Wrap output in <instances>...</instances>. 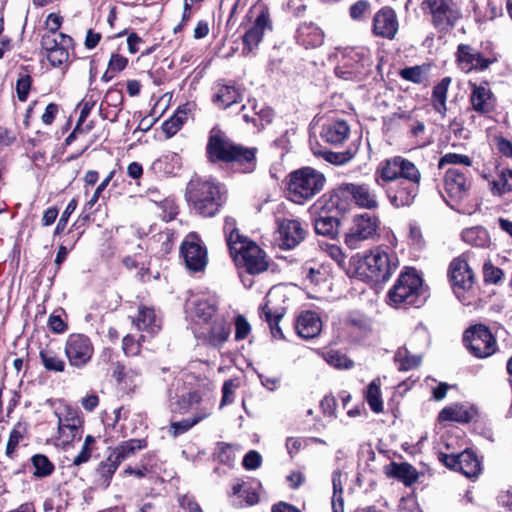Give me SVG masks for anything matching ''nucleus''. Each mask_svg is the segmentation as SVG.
Returning a JSON list of instances; mask_svg holds the SVG:
<instances>
[{
  "mask_svg": "<svg viewBox=\"0 0 512 512\" xmlns=\"http://www.w3.org/2000/svg\"><path fill=\"white\" fill-rule=\"evenodd\" d=\"M186 200L190 208L202 217H214L227 200V191L213 178L194 176L186 186Z\"/></svg>",
  "mask_w": 512,
  "mask_h": 512,
  "instance_id": "f257e3e1",
  "label": "nucleus"
},
{
  "mask_svg": "<svg viewBox=\"0 0 512 512\" xmlns=\"http://www.w3.org/2000/svg\"><path fill=\"white\" fill-rule=\"evenodd\" d=\"M256 148L244 147L234 143L224 132L212 129L209 135L206 153L210 162L236 163L244 173L256 168Z\"/></svg>",
  "mask_w": 512,
  "mask_h": 512,
  "instance_id": "f03ea898",
  "label": "nucleus"
},
{
  "mask_svg": "<svg viewBox=\"0 0 512 512\" xmlns=\"http://www.w3.org/2000/svg\"><path fill=\"white\" fill-rule=\"evenodd\" d=\"M324 175L311 168L304 167L289 174L288 193L290 199L302 204L313 198L324 187Z\"/></svg>",
  "mask_w": 512,
  "mask_h": 512,
  "instance_id": "7ed1b4c3",
  "label": "nucleus"
},
{
  "mask_svg": "<svg viewBox=\"0 0 512 512\" xmlns=\"http://www.w3.org/2000/svg\"><path fill=\"white\" fill-rule=\"evenodd\" d=\"M230 254L235 263L244 267L250 274H259L268 268L264 251L248 238L238 244V249H231Z\"/></svg>",
  "mask_w": 512,
  "mask_h": 512,
  "instance_id": "20e7f679",
  "label": "nucleus"
},
{
  "mask_svg": "<svg viewBox=\"0 0 512 512\" xmlns=\"http://www.w3.org/2000/svg\"><path fill=\"white\" fill-rule=\"evenodd\" d=\"M463 341L470 352L478 358L488 357L496 350L495 338L490 330L481 324L466 330Z\"/></svg>",
  "mask_w": 512,
  "mask_h": 512,
  "instance_id": "39448f33",
  "label": "nucleus"
},
{
  "mask_svg": "<svg viewBox=\"0 0 512 512\" xmlns=\"http://www.w3.org/2000/svg\"><path fill=\"white\" fill-rule=\"evenodd\" d=\"M64 352L72 367L83 368L91 361L94 347L88 336L74 333L66 339Z\"/></svg>",
  "mask_w": 512,
  "mask_h": 512,
  "instance_id": "423d86ee",
  "label": "nucleus"
},
{
  "mask_svg": "<svg viewBox=\"0 0 512 512\" xmlns=\"http://www.w3.org/2000/svg\"><path fill=\"white\" fill-rule=\"evenodd\" d=\"M497 61L498 57L496 54L489 53L485 55L469 44H460L457 47L456 62L458 67L465 73L473 70H486Z\"/></svg>",
  "mask_w": 512,
  "mask_h": 512,
  "instance_id": "0eeeda50",
  "label": "nucleus"
},
{
  "mask_svg": "<svg viewBox=\"0 0 512 512\" xmlns=\"http://www.w3.org/2000/svg\"><path fill=\"white\" fill-rule=\"evenodd\" d=\"M388 297L389 304L394 308L408 309L410 307H422L426 303L429 294L427 288L398 286L395 283L389 290Z\"/></svg>",
  "mask_w": 512,
  "mask_h": 512,
  "instance_id": "6e6552de",
  "label": "nucleus"
},
{
  "mask_svg": "<svg viewBox=\"0 0 512 512\" xmlns=\"http://www.w3.org/2000/svg\"><path fill=\"white\" fill-rule=\"evenodd\" d=\"M339 196L334 195L320 207L318 215L314 218V230L318 235L334 239L338 235L340 220L338 218Z\"/></svg>",
  "mask_w": 512,
  "mask_h": 512,
  "instance_id": "1a4fd4ad",
  "label": "nucleus"
},
{
  "mask_svg": "<svg viewBox=\"0 0 512 512\" xmlns=\"http://www.w3.org/2000/svg\"><path fill=\"white\" fill-rule=\"evenodd\" d=\"M438 459L447 468L461 472L468 478L477 477L481 471L478 457L469 449L464 450L460 454L439 452Z\"/></svg>",
  "mask_w": 512,
  "mask_h": 512,
  "instance_id": "9d476101",
  "label": "nucleus"
},
{
  "mask_svg": "<svg viewBox=\"0 0 512 512\" xmlns=\"http://www.w3.org/2000/svg\"><path fill=\"white\" fill-rule=\"evenodd\" d=\"M376 229V221L368 213L356 215L344 234V243L352 250L357 249L363 241L376 233Z\"/></svg>",
  "mask_w": 512,
  "mask_h": 512,
  "instance_id": "9b49d317",
  "label": "nucleus"
},
{
  "mask_svg": "<svg viewBox=\"0 0 512 512\" xmlns=\"http://www.w3.org/2000/svg\"><path fill=\"white\" fill-rule=\"evenodd\" d=\"M230 333L231 325L221 315L209 321V324L194 328L195 336L213 347H221L228 340Z\"/></svg>",
  "mask_w": 512,
  "mask_h": 512,
  "instance_id": "f8f14e48",
  "label": "nucleus"
},
{
  "mask_svg": "<svg viewBox=\"0 0 512 512\" xmlns=\"http://www.w3.org/2000/svg\"><path fill=\"white\" fill-rule=\"evenodd\" d=\"M80 414L78 409L69 406L57 413L59 438L64 445L75 439H81L83 420Z\"/></svg>",
  "mask_w": 512,
  "mask_h": 512,
  "instance_id": "ddd939ff",
  "label": "nucleus"
},
{
  "mask_svg": "<svg viewBox=\"0 0 512 512\" xmlns=\"http://www.w3.org/2000/svg\"><path fill=\"white\" fill-rule=\"evenodd\" d=\"M181 255L186 267L193 272L202 271L207 265V250L201 245L200 239L194 233L189 234L182 242Z\"/></svg>",
  "mask_w": 512,
  "mask_h": 512,
  "instance_id": "4468645a",
  "label": "nucleus"
},
{
  "mask_svg": "<svg viewBox=\"0 0 512 512\" xmlns=\"http://www.w3.org/2000/svg\"><path fill=\"white\" fill-rule=\"evenodd\" d=\"M449 276L455 294L464 301L463 293L473 287L474 273L463 257H457L450 263Z\"/></svg>",
  "mask_w": 512,
  "mask_h": 512,
  "instance_id": "2eb2a0df",
  "label": "nucleus"
},
{
  "mask_svg": "<svg viewBox=\"0 0 512 512\" xmlns=\"http://www.w3.org/2000/svg\"><path fill=\"white\" fill-rule=\"evenodd\" d=\"M398 178H404L413 183H418L421 175L414 163L400 156H396L390 160H386V182H391Z\"/></svg>",
  "mask_w": 512,
  "mask_h": 512,
  "instance_id": "dca6fc26",
  "label": "nucleus"
},
{
  "mask_svg": "<svg viewBox=\"0 0 512 512\" xmlns=\"http://www.w3.org/2000/svg\"><path fill=\"white\" fill-rule=\"evenodd\" d=\"M335 195H338L339 198L351 196L355 203L362 208L372 209L377 206L375 193L365 184L344 183L338 188Z\"/></svg>",
  "mask_w": 512,
  "mask_h": 512,
  "instance_id": "f3484780",
  "label": "nucleus"
},
{
  "mask_svg": "<svg viewBox=\"0 0 512 512\" xmlns=\"http://www.w3.org/2000/svg\"><path fill=\"white\" fill-rule=\"evenodd\" d=\"M445 191L454 201L465 198L471 186L470 179L457 168H449L444 178Z\"/></svg>",
  "mask_w": 512,
  "mask_h": 512,
  "instance_id": "a211bd4d",
  "label": "nucleus"
},
{
  "mask_svg": "<svg viewBox=\"0 0 512 512\" xmlns=\"http://www.w3.org/2000/svg\"><path fill=\"white\" fill-rule=\"evenodd\" d=\"M470 94V104L472 109L480 115H485L493 111L495 99L487 83L472 84Z\"/></svg>",
  "mask_w": 512,
  "mask_h": 512,
  "instance_id": "6ab92c4d",
  "label": "nucleus"
},
{
  "mask_svg": "<svg viewBox=\"0 0 512 512\" xmlns=\"http://www.w3.org/2000/svg\"><path fill=\"white\" fill-rule=\"evenodd\" d=\"M190 314L195 322V328L209 324V321L218 316L217 301L208 297L195 299L192 301Z\"/></svg>",
  "mask_w": 512,
  "mask_h": 512,
  "instance_id": "aec40b11",
  "label": "nucleus"
},
{
  "mask_svg": "<svg viewBox=\"0 0 512 512\" xmlns=\"http://www.w3.org/2000/svg\"><path fill=\"white\" fill-rule=\"evenodd\" d=\"M278 229L282 246L287 249L296 247L306 236V230L296 219H283L279 222Z\"/></svg>",
  "mask_w": 512,
  "mask_h": 512,
  "instance_id": "412c9836",
  "label": "nucleus"
},
{
  "mask_svg": "<svg viewBox=\"0 0 512 512\" xmlns=\"http://www.w3.org/2000/svg\"><path fill=\"white\" fill-rule=\"evenodd\" d=\"M383 255L384 250L381 246H377L370 250L361 265L363 273L367 278L373 281L375 285L380 284L381 281L384 280V274H382V268L384 266Z\"/></svg>",
  "mask_w": 512,
  "mask_h": 512,
  "instance_id": "4be33fe9",
  "label": "nucleus"
},
{
  "mask_svg": "<svg viewBox=\"0 0 512 512\" xmlns=\"http://www.w3.org/2000/svg\"><path fill=\"white\" fill-rule=\"evenodd\" d=\"M350 134V127L345 120H331L323 125L321 139L334 146L343 144Z\"/></svg>",
  "mask_w": 512,
  "mask_h": 512,
  "instance_id": "5701e85b",
  "label": "nucleus"
},
{
  "mask_svg": "<svg viewBox=\"0 0 512 512\" xmlns=\"http://www.w3.org/2000/svg\"><path fill=\"white\" fill-rule=\"evenodd\" d=\"M359 54L350 50L343 56L341 62L335 68V74L343 80H354L362 74V64L360 63Z\"/></svg>",
  "mask_w": 512,
  "mask_h": 512,
  "instance_id": "b1692460",
  "label": "nucleus"
},
{
  "mask_svg": "<svg viewBox=\"0 0 512 512\" xmlns=\"http://www.w3.org/2000/svg\"><path fill=\"white\" fill-rule=\"evenodd\" d=\"M297 334L304 339H311L319 335L322 329V321L313 311L302 312L296 321Z\"/></svg>",
  "mask_w": 512,
  "mask_h": 512,
  "instance_id": "393cba45",
  "label": "nucleus"
},
{
  "mask_svg": "<svg viewBox=\"0 0 512 512\" xmlns=\"http://www.w3.org/2000/svg\"><path fill=\"white\" fill-rule=\"evenodd\" d=\"M297 42L306 49L316 48L323 43V31L313 23H302L297 29Z\"/></svg>",
  "mask_w": 512,
  "mask_h": 512,
  "instance_id": "a878e982",
  "label": "nucleus"
},
{
  "mask_svg": "<svg viewBox=\"0 0 512 512\" xmlns=\"http://www.w3.org/2000/svg\"><path fill=\"white\" fill-rule=\"evenodd\" d=\"M362 454L365 455L366 457V467L361 475L363 479L367 481L370 485H374L381 478L382 461L381 459H377L376 452L371 446V444H368L362 450Z\"/></svg>",
  "mask_w": 512,
  "mask_h": 512,
  "instance_id": "bb28decb",
  "label": "nucleus"
},
{
  "mask_svg": "<svg viewBox=\"0 0 512 512\" xmlns=\"http://www.w3.org/2000/svg\"><path fill=\"white\" fill-rule=\"evenodd\" d=\"M119 467V463L113 459L111 454L101 461L94 472L93 483L97 488L106 489L112 480V477Z\"/></svg>",
  "mask_w": 512,
  "mask_h": 512,
  "instance_id": "cd10ccee",
  "label": "nucleus"
},
{
  "mask_svg": "<svg viewBox=\"0 0 512 512\" xmlns=\"http://www.w3.org/2000/svg\"><path fill=\"white\" fill-rule=\"evenodd\" d=\"M431 15L433 25L440 30L453 27L461 16L459 10L451 1Z\"/></svg>",
  "mask_w": 512,
  "mask_h": 512,
  "instance_id": "c85d7f7f",
  "label": "nucleus"
},
{
  "mask_svg": "<svg viewBox=\"0 0 512 512\" xmlns=\"http://www.w3.org/2000/svg\"><path fill=\"white\" fill-rule=\"evenodd\" d=\"M134 323L137 328L155 335L161 329V319L157 317L155 310L150 307L142 306L139 308L138 316Z\"/></svg>",
  "mask_w": 512,
  "mask_h": 512,
  "instance_id": "c756f323",
  "label": "nucleus"
},
{
  "mask_svg": "<svg viewBox=\"0 0 512 512\" xmlns=\"http://www.w3.org/2000/svg\"><path fill=\"white\" fill-rule=\"evenodd\" d=\"M241 99V93L234 85L218 84L213 95V103L222 109L238 103Z\"/></svg>",
  "mask_w": 512,
  "mask_h": 512,
  "instance_id": "7c9ffc66",
  "label": "nucleus"
},
{
  "mask_svg": "<svg viewBox=\"0 0 512 512\" xmlns=\"http://www.w3.org/2000/svg\"><path fill=\"white\" fill-rule=\"evenodd\" d=\"M41 363L49 372H64L66 363L60 355V349H55L51 345H47L40 350L39 353Z\"/></svg>",
  "mask_w": 512,
  "mask_h": 512,
  "instance_id": "2f4dec72",
  "label": "nucleus"
},
{
  "mask_svg": "<svg viewBox=\"0 0 512 512\" xmlns=\"http://www.w3.org/2000/svg\"><path fill=\"white\" fill-rule=\"evenodd\" d=\"M452 82L451 77H444L434 88L432 91L431 102L432 106L437 113L441 115L442 118L446 116L447 113V93L449 86Z\"/></svg>",
  "mask_w": 512,
  "mask_h": 512,
  "instance_id": "473e14b6",
  "label": "nucleus"
},
{
  "mask_svg": "<svg viewBox=\"0 0 512 512\" xmlns=\"http://www.w3.org/2000/svg\"><path fill=\"white\" fill-rule=\"evenodd\" d=\"M284 313L282 309H273L270 306V302L267 301L260 309V317L264 319L269 327L271 334L274 338L283 339L284 335L282 333L281 328L279 327V322L282 319Z\"/></svg>",
  "mask_w": 512,
  "mask_h": 512,
  "instance_id": "72a5a7b5",
  "label": "nucleus"
},
{
  "mask_svg": "<svg viewBox=\"0 0 512 512\" xmlns=\"http://www.w3.org/2000/svg\"><path fill=\"white\" fill-rule=\"evenodd\" d=\"M146 446L147 442L144 439H130L115 447L110 454L120 465L124 460L133 456L137 451Z\"/></svg>",
  "mask_w": 512,
  "mask_h": 512,
  "instance_id": "f704fd0d",
  "label": "nucleus"
},
{
  "mask_svg": "<svg viewBox=\"0 0 512 512\" xmlns=\"http://www.w3.org/2000/svg\"><path fill=\"white\" fill-rule=\"evenodd\" d=\"M381 379L377 377L373 379L367 386L364 392V398L368 403L370 409L375 413H380L383 410L381 400Z\"/></svg>",
  "mask_w": 512,
  "mask_h": 512,
  "instance_id": "c9c22d12",
  "label": "nucleus"
},
{
  "mask_svg": "<svg viewBox=\"0 0 512 512\" xmlns=\"http://www.w3.org/2000/svg\"><path fill=\"white\" fill-rule=\"evenodd\" d=\"M389 474L402 481L406 486L412 485L418 479L416 469L408 463H392Z\"/></svg>",
  "mask_w": 512,
  "mask_h": 512,
  "instance_id": "e433bc0d",
  "label": "nucleus"
},
{
  "mask_svg": "<svg viewBox=\"0 0 512 512\" xmlns=\"http://www.w3.org/2000/svg\"><path fill=\"white\" fill-rule=\"evenodd\" d=\"M462 239L469 245L476 247H486L489 242V234L481 226L467 228L462 231Z\"/></svg>",
  "mask_w": 512,
  "mask_h": 512,
  "instance_id": "4c0bfd02",
  "label": "nucleus"
},
{
  "mask_svg": "<svg viewBox=\"0 0 512 512\" xmlns=\"http://www.w3.org/2000/svg\"><path fill=\"white\" fill-rule=\"evenodd\" d=\"M30 461L34 468L33 476L35 478H46L55 470L53 462L44 454H35L30 458Z\"/></svg>",
  "mask_w": 512,
  "mask_h": 512,
  "instance_id": "58836bf2",
  "label": "nucleus"
},
{
  "mask_svg": "<svg viewBox=\"0 0 512 512\" xmlns=\"http://www.w3.org/2000/svg\"><path fill=\"white\" fill-rule=\"evenodd\" d=\"M342 472L335 470L332 473L333 496L331 506L333 512H344Z\"/></svg>",
  "mask_w": 512,
  "mask_h": 512,
  "instance_id": "ea45409f",
  "label": "nucleus"
},
{
  "mask_svg": "<svg viewBox=\"0 0 512 512\" xmlns=\"http://www.w3.org/2000/svg\"><path fill=\"white\" fill-rule=\"evenodd\" d=\"M201 400L202 397L199 391L188 392L172 404V411L185 414L198 405Z\"/></svg>",
  "mask_w": 512,
  "mask_h": 512,
  "instance_id": "a19ab883",
  "label": "nucleus"
},
{
  "mask_svg": "<svg viewBox=\"0 0 512 512\" xmlns=\"http://www.w3.org/2000/svg\"><path fill=\"white\" fill-rule=\"evenodd\" d=\"M493 195L502 196L512 191V170L503 169L491 183Z\"/></svg>",
  "mask_w": 512,
  "mask_h": 512,
  "instance_id": "79ce46f5",
  "label": "nucleus"
},
{
  "mask_svg": "<svg viewBox=\"0 0 512 512\" xmlns=\"http://www.w3.org/2000/svg\"><path fill=\"white\" fill-rule=\"evenodd\" d=\"M471 419V414L463 406L454 405L445 407L439 413L440 421H456V422H468Z\"/></svg>",
  "mask_w": 512,
  "mask_h": 512,
  "instance_id": "37998d69",
  "label": "nucleus"
},
{
  "mask_svg": "<svg viewBox=\"0 0 512 512\" xmlns=\"http://www.w3.org/2000/svg\"><path fill=\"white\" fill-rule=\"evenodd\" d=\"M63 42L60 48L54 49L47 53V59L54 67H59L65 62L68 61L69 58V48L72 47L73 39L72 38H63Z\"/></svg>",
  "mask_w": 512,
  "mask_h": 512,
  "instance_id": "c03bdc74",
  "label": "nucleus"
},
{
  "mask_svg": "<svg viewBox=\"0 0 512 512\" xmlns=\"http://www.w3.org/2000/svg\"><path fill=\"white\" fill-rule=\"evenodd\" d=\"M210 415V411L204 412L202 414L196 415L192 419H184L177 422H172L169 427V433L174 437H178L179 435L187 432L201 420L205 419Z\"/></svg>",
  "mask_w": 512,
  "mask_h": 512,
  "instance_id": "a18cd8bd",
  "label": "nucleus"
},
{
  "mask_svg": "<svg viewBox=\"0 0 512 512\" xmlns=\"http://www.w3.org/2000/svg\"><path fill=\"white\" fill-rule=\"evenodd\" d=\"M223 229L226 234V242L229 250L238 249V244H241L242 240L247 238L239 234L236 228V220L232 217L225 218Z\"/></svg>",
  "mask_w": 512,
  "mask_h": 512,
  "instance_id": "49530a36",
  "label": "nucleus"
},
{
  "mask_svg": "<svg viewBox=\"0 0 512 512\" xmlns=\"http://www.w3.org/2000/svg\"><path fill=\"white\" fill-rule=\"evenodd\" d=\"M388 196L390 202L396 208L408 206L412 203L414 195L412 191L408 190L407 187H401L395 193L392 194V187L388 189Z\"/></svg>",
  "mask_w": 512,
  "mask_h": 512,
  "instance_id": "de8ad7c7",
  "label": "nucleus"
},
{
  "mask_svg": "<svg viewBox=\"0 0 512 512\" xmlns=\"http://www.w3.org/2000/svg\"><path fill=\"white\" fill-rule=\"evenodd\" d=\"M395 362L398 363L399 370H409L420 364L421 357L409 355L406 349H399L395 355Z\"/></svg>",
  "mask_w": 512,
  "mask_h": 512,
  "instance_id": "09e8293b",
  "label": "nucleus"
},
{
  "mask_svg": "<svg viewBox=\"0 0 512 512\" xmlns=\"http://www.w3.org/2000/svg\"><path fill=\"white\" fill-rule=\"evenodd\" d=\"M326 361L329 365L337 369H350L354 366V362L339 351L327 352Z\"/></svg>",
  "mask_w": 512,
  "mask_h": 512,
  "instance_id": "8fccbe9b",
  "label": "nucleus"
},
{
  "mask_svg": "<svg viewBox=\"0 0 512 512\" xmlns=\"http://www.w3.org/2000/svg\"><path fill=\"white\" fill-rule=\"evenodd\" d=\"M20 428L21 424L18 423L16 426H14L9 435L5 454L10 459H14L16 448L20 441L23 439V431Z\"/></svg>",
  "mask_w": 512,
  "mask_h": 512,
  "instance_id": "3c124183",
  "label": "nucleus"
},
{
  "mask_svg": "<svg viewBox=\"0 0 512 512\" xmlns=\"http://www.w3.org/2000/svg\"><path fill=\"white\" fill-rule=\"evenodd\" d=\"M398 286H413L418 288L423 287V279L414 269H409L400 274L398 280L396 281Z\"/></svg>",
  "mask_w": 512,
  "mask_h": 512,
  "instance_id": "603ef678",
  "label": "nucleus"
},
{
  "mask_svg": "<svg viewBox=\"0 0 512 512\" xmlns=\"http://www.w3.org/2000/svg\"><path fill=\"white\" fill-rule=\"evenodd\" d=\"M63 38H71L69 35L66 34H52V33H45L42 36L41 39V46L46 51V53L60 48L63 42Z\"/></svg>",
  "mask_w": 512,
  "mask_h": 512,
  "instance_id": "864d4df0",
  "label": "nucleus"
},
{
  "mask_svg": "<svg viewBox=\"0 0 512 512\" xmlns=\"http://www.w3.org/2000/svg\"><path fill=\"white\" fill-rule=\"evenodd\" d=\"M95 100L92 99V97L88 98V97H85L79 104V107H80V115H79V118H78V121H77V124L73 130V132L69 135V137L67 138V140H69L70 138H72L74 136V134L80 130V125L82 123L85 122V120L87 119V117L89 116L91 110L93 109L94 105H95Z\"/></svg>",
  "mask_w": 512,
  "mask_h": 512,
  "instance_id": "5fc2aeb1",
  "label": "nucleus"
},
{
  "mask_svg": "<svg viewBox=\"0 0 512 512\" xmlns=\"http://www.w3.org/2000/svg\"><path fill=\"white\" fill-rule=\"evenodd\" d=\"M400 76L416 84H421L425 79V68L423 66H413L401 69Z\"/></svg>",
  "mask_w": 512,
  "mask_h": 512,
  "instance_id": "6e6d98bb",
  "label": "nucleus"
},
{
  "mask_svg": "<svg viewBox=\"0 0 512 512\" xmlns=\"http://www.w3.org/2000/svg\"><path fill=\"white\" fill-rule=\"evenodd\" d=\"M446 164L471 166L472 160L469 156L457 153H447L439 160L438 167L441 169Z\"/></svg>",
  "mask_w": 512,
  "mask_h": 512,
  "instance_id": "4d7b16f0",
  "label": "nucleus"
},
{
  "mask_svg": "<svg viewBox=\"0 0 512 512\" xmlns=\"http://www.w3.org/2000/svg\"><path fill=\"white\" fill-rule=\"evenodd\" d=\"M253 25L262 33H265L266 30L271 31L273 29L270 10L267 5H262L260 7V13L255 19Z\"/></svg>",
  "mask_w": 512,
  "mask_h": 512,
  "instance_id": "13d9d810",
  "label": "nucleus"
},
{
  "mask_svg": "<svg viewBox=\"0 0 512 512\" xmlns=\"http://www.w3.org/2000/svg\"><path fill=\"white\" fill-rule=\"evenodd\" d=\"M264 33H262L254 25L243 35V44L245 48L252 51L262 41Z\"/></svg>",
  "mask_w": 512,
  "mask_h": 512,
  "instance_id": "bf43d9fd",
  "label": "nucleus"
},
{
  "mask_svg": "<svg viewBox=\"0 0 512 512\" xmlns=\"http://www.w3.org/2000/svg\"><path fill=\"white\" fill-rule=\"evenodd\" d=\"M503 271L494 266L492 263L487 262L483 266V277L485 283L498 284L503 278Z\"/></svg>",
  "mask_w": 512,
  "mask_h": 512,
  "instance_id": "052dcab7",
  "label": "nucleus"
},
{
  "mask_svg": "<svg viewBox=\"0 0 512 512\" xmlns=\"http://www.w3.org/2000/svg\"><path fill=\"white\" fill-rule=\"evenodd\" d=\"M32 85V78L28 74L21 75L16 82L17 98L21 102H25L28 98Z\"/></svg>",
  "mask_w": 512,
  "mask_h": 512,
  "instance_id": "680f3d73",
  "label": "nucleus"
},
{
  "mask_svg": "<svg viewBox=\"0 0 512 512\" xmlns=\"http://www.w3.org/2000/svg\"><path fill=\"white\" fill-rule=\"evenodd\" d=\"M369 9L370 3L367 0H358L350 6L349 16L353 21H362Z\"/></svg>",
  "mask_w": 512,
  "mask_h": 512,
  "instance_id": "e2e57ef3",
  "label": "nucleus"
},
{
  "mask_svg": "<svg viewBox=\"0 0 512 512\" xmlns=\"http://www.w3.org/2000/svg\"><path fill=\"white\" fill-rule=\"evenodd\" d=\"M252 108L254 110V115L257 118V122H258L257 129L258 130L263 129L265 127V125L272 122L273 117H274V112L271 108L262 107L260 110H256V104H253Z\"/></svg>",
  "mask_w": 512,
  "mask_h": 512,
  "instance_id": "0e129e2a",
  "label": "nucleus"
},
{
  "mask_svg": "<svg viewBox=\"0 0 512 512\" xmlns=\"http://www.w3.org/2000/svg\"><path fill=\"white\" fill-rule=\"evenodd\" d=\"M183 124L184 123L180 120L179 116H176L174 114L169 119L163 122L162 131L168 138H170L181 129Z\"/></svg>",
  "mask_w": 512,
  "mask_h": 512,
  "instance_id": "69168bd1",
  "label": "nucleus"
},
{
  "mask_svg": "<svg viewBox=\"0 0 512 512\" xmlns=\"http://www.w3.org/2000/svg\"><path fill=\"white\" fill-rule=\"evenodd\" d=\"M251 331V326L243 315H238L235 320V339H245Z\"/></svg>",
  "mask_w": 512,
  "mask_h": 512,
  "instance_id": "338daca9",
  "label": "nucleus"
},
{
  "mask_svg": "<svg viewBox=\"0 0 512 512\" xmlns=\"http://www.w3.org/2000/svg\"><path fill=\"white\" fill-rule=\"evenodd\" d=\"M138 512H167V507L162 499H154L144 502Z\"/></svg>",
  "mask_w": 512,
  "mask_h": 512,
  "instance_id": "774afa93",
  "label": "nucleus"
}]
</instances>
